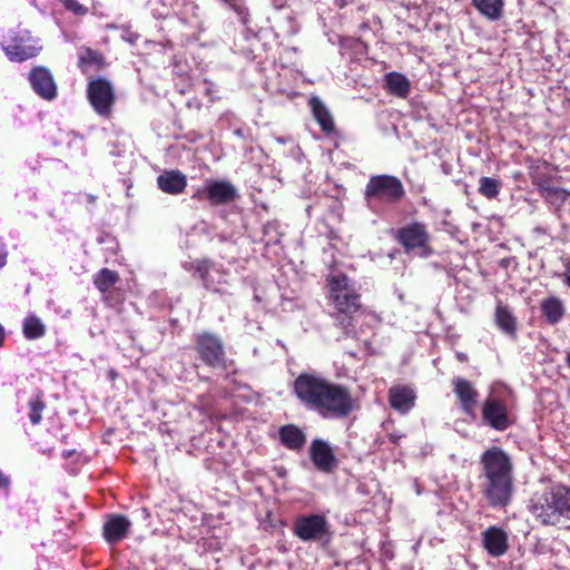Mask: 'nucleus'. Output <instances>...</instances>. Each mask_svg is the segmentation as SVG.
I'll return each instance as SVG.
<instances>
[{"mask_svg": "<svg viewBox=\"0 0 570 570\" xmlns=\"http://www.w3.org/2000/svg\"><path fill=\"white\" fill-rule=\"evenodd\" d=\"M480 493L492 509H504L514 494L513 462L499 446H491L480 456Z\"/></svg>", "mask_w": 570, "mask_h": 570, "instance_id": "nucleus-1", "label": "nucleus"}, {"mask_svg": "<svg viewBox=\"0 0 570 570\" xmlns=\"http://www.w3.org/2000/svg\"><path fill=\"white\" fill-rule=\"evenodd\" d=\"M405 194L402 181L391 175L372 176L365 186L364 199L372 212H379L382 204H395Z\"/></svg>", "mask_w": 570, "mask_h": 570, "instance_id": "nucleus-2", "label": "nucleus"}, {"mask_svg": "<svg viewBox=\"0 0 570 570\" xmlns=\"http://www.w3.org/2000/svg\"><path fill=\"white\" fill-rule=\"evenodd\" d=\"M354 409L355 401L350 390L346 386L333 383L328 380L314 411L324 419L333 420L348 416Z\"/></svg>", "mask_w": 570, "mask_h": 570, "instance_id": "nucleus-3", "label": "nucleus"}, {"mask_svg": "<svg viewBox=\"0 0 570 570\" xmlns=\"http://www.w3.org/2000/svg\"><path fill=\"white\" fill-rule=\"evenodd\" d=\"M1 47L11 61L22 62L39 55L41 46L26 29L11 30Z\"/></svg>", "mask_w": 570, "mask_h": 570, "instance_id": "nucleus-4", "label": "nucleus"}, {"mask_svg": "<svg viewBox=\"0 0 570 570\" xmlns=\"http://www.w3.org/2000/svg\"><path fill=\"white\" fill-rule=\"evenodd\" d=\"M528 508L541 524L558 525V485L534 493Z\"/></svg>", "mask_w": 570, "mask_h": 570, "instance_id": "nucleus-5", "label": "nucleus"}, {"mask_svg": "<svg viewBox=\"0 0 570 570\" xmlns=\"http://www.w3.org/2000/svg\"><path fill=\"white\" fill-rule=\"evenodd\" d=\"M330 296L340 314H352L360 307V295L351 287L348 278L333 275L328 279Z\"/></svg>", "mask_w": 570, "mask_h": 570, "instance_id": "nucleus-6", "label": "nucleus"}, {"mask_svg": "<svg viewBox=\"0 0 570 570\" xmlns=\"http://www.w3.org/2000/svg\"><path fill=\"white\" fill-rule=\"evenodd\" d=\"M327 382L317 373H302L294 382V393L306 409L314 411Z\"/></svg>", "mask_w": 570, "mask_h": 570, "instance_id": "nucleus-7", "label": "nucleus"}, {"mask_svg": "<svg viewBox=\"0 0 570 570\" xmlns=\"http://www.w3.org/2000/svg\"><path fill=\"white\" fill-rule=\"evenodd\" d=\"M87 97L97 115L109 118L115 105V90L109 80L98 77L88 82Z\"/></svg>", "mask_w": 570, "mask_h": 570, "instance_id": "nucleus-8", "label": "nucleus"}, {"mask_svg": "<svg viewBox=\"0 0 570 570\" xmlns=\"http://www.w3.org/2000/svg\"><path fill=\"white\" fill-rule=\"evenodd\" d=\"M397 240L407 254H414L423 258L432 254V249L429 246V233L426 227L421 223H412L400 228L397 232Z\"/></svg>", "mask_w": 570, "mask_h": 570, "instance_id": "nucleus-9", "label": "nucleus"}, {"mask_svg": "<svg viewBox=\"0 0 570 570\" xmlns=\"http://www.w3.org/2000/svg\"><path fill=\"white\" fill-rule=\"evenodd\" d=\"M293 532L302 541H327L330 524L323 514L298 515L293 523Z\"/></svg>", "mask_w": 570, "mask_h": 570, "instance_id": "nucleus-10", "label": "nucleus"}, {"mask_svg": "<svg viewBox=\"0 0 570 570\" xmlns=\"http://www.w3.org/2000/svg\"><path fill=\"white\" fill-rule=\"evenodd\" d=\"M236 187L226 179H206L202 187H198L191 198L208 200L212 205H226L237 197Z\"/></svg>", "mask_w": 570, "mask_h": 570, "instance_id": "nucleus-11", "label": "nucleus"}, {"mask_svg": "<svg viewBox=\"0 0 570 570\" xmlns=\"http://www.w3.org/2000/svg\"><path fill=\"white\" fill-rule=\"evenodd\" d=\"M482 421L495 431H505L514 423L504 401L489 396L482 404Z\"/></svg>", "mask_w": 570, "mask_h": 570, "instance_id": "nucleus-12", "label": "nucleus"}, {"mask_svg": "<svg viewBox=\"0 0 570 570\" xmlns=\"http://www.w3.org/2000/svg\"><path fill=\"white\" fill-rule=\"evenodd\" d=\"M196 351L200 360L212 367L224 364L225 352L222 340L212 333H202L196 341Z\"/></svg>", "mask_w": 570, "mask_h": 570, "instance_id": "nucleus-13", "label": "nucleus"}, {"mask_svg": "<svg viewBox=\"0 0 570 570\" xmlns=\"http://www.w3.org/2000/svg\"><path fill=\"white\" fill-rule=\"evenodd\" d=\"M309 458L314 466L323 473H332L337 464L333 448L323 439H314L312 441Z\"/></svg>", "mask_w": 570, "mask_h": 570, "instance_id": "nucleus-14", "label": "nucleus"}, {"mask_svg": "<svg viewBox=\"0 0 570 570\" xmlns=\"http://www.w3.org/2000/svg\"><path fill=\"white\" fill-rule=\"evenodd\" d=\"M28 79L33 91L42 99L52 100L57 97V85L48 68L35 67L30 70Z\"/></svg>", "mask_w": 570, "mask_h": 570, "instance_id": "nucleus-15", "label": "nucleus"}, {"mask_svg": "<svg viewBox=\"0 0 570 570\" xmlns=\"http://www.w3.org/2000/svg\"><path fill=\"white\" fill-rule=\"evenodd\" d=\"M131 521L122 514H109L104 523L102 535L108 544H116L127 537Z\"/></svg>", "mask_w": 570, "mask_h": 570, "instance_id": "nucleus-16", "label": "nucleus"}, {"mask_svg": "<svg viewBox=\"0 0 570 570\" xmlns=\"http://www.w3.org/2000/svg\"><path fill=\"white\" fill-rule=\"evenodd\" d=\"M482 543L491 557L499 558L509 549L508 533L499 527H490L482 532Z\"/></svg>", "mask_w": 570, "mask_h": 570, "instance_id": "nucleus-17", "label": "nucleus"}, {"mask_svg": "<svg viewBox=\"0 0 570 570\" xmlns=\"http://www.w3.org/2000/svg\"><path fill=\"white\" fill-rule=\"evenodd\" d=\"M453 391L458 396L462 411L468 415H474V407L478 402V391L471 382L462 377L453 380Z\"/></svg>", "mask_w": 570, "mask_h": 570, "instance_id": "nucleus-18", "label": "nucleus"}, {"mask_svg": "<svg viewBox=\"0 0 570 570\" xmlns=\"http://www.w3.org/2000/svg\"><path fill=\"white\" fill-rule=\"evenodd\" d=\"M415 392L409 386H393L389 390V402L392 409L406 414L415 404Z\"/></svg>", "mask_w": 570, "mask_h": 570, "instance_id": "nucleus-19", "label": "nucleus"}, {"mask_svg": "<svg viewBox=\"0 0 570 570\" xmlns=\"http://www.w3.org/2000/svg\"><path fill=\"white\" fill-rule=\"evenodd\" d=\"M159 189L166 194H181L187 186V177L179 170H168L157 177Z\"/></svg>", "mask_w": 570, "mask_h": 570, "instance_id": "nucleus-20", "label": "nucleus"}, {"mask_svg": "<svg viewBox=\"0 0 570 570\" xmlns=\"http://www.w3.org/2000/svg\"><path fill=\"white\" fill-rule=\"evenodd\" d=\"M279 439L283 445L293 451L303 449L306 442V435L298 426L287 424L279 429Z\"/></svg>", "mask_w": 570, "mask_h": 570, "instance_id": "nucleus-21", "label": "nucleus"}, {"mask_svg": "<svg viewBox=\"0 0 570 570\" xmlns=\"http://www.w3.org/2000/svg\"><path fill=\"white\" fill-rule=\"evenodd\" d=\"M541 312L551 325L558 324L564 316L566 309L560 298L550 296L541 302Z\"/></svg>", "mask_w": 570, "mask_h": 570, "instance_id": "nucleus-22", "label": "nucleus"}, {"mask_svg": "<svg viewBox=\"0 0 570 570\" xmlns=\"http://www.w3.org/2000/svg\"><path fill=\"white\" fill-rule=\"evenodd\" d=\"M385 87L387 91L399 98H406L410 94V80L400 72H389L385 75Z\"/></svg>", "mask_w": 570, "mask_h": 570, "instance_id": "nucleus-23", "label": "nucleus"}, {"mask_svg": "<svg viewBox=\"0 0 570 570\" xmlns=\"http://www.w3.org/2000/svg\"><path fill=\"white\" fill-rule=\"evenodd\" d=\"M309 107L322 130L326 134L332 132L334 129V121L323 101L318 97H312L309 99Z\"/></svg>", "mask_w": 570, "mask_h": 570, "instance_id": "nucleus-24", "label": "nucleus"}, {"mask_svg": "<svg viewBox=\"0 0 570 570\" xmlns=\"http://www.w3.org/2000/svg\"><path fill=\"white\" fill-rule=\"evenodd\" d=\"M478 11L491 21L501 18L503 12V0H472Z\"/></svg>", "mask_w": 570, "mask_h": 570, "instance_id": "nucleus-25", "label": "nucleus"}, {"mask_svg": "<svg viewBox=\"0 0 570 570\" xmlns=\"http://www.w3.org/2000/svg\"><path fill=\"white\" fill-rule=\"evenodd\" d=\"M22 332L27 340H38L45 336L46 325L35 314H29L22 323Z\"/></svg>", "mask_w": 570, "mask_h": 570, "instance_id": "nucleus-26", "label": "nucleus"}, {"mask_svg": "<svg viewBox=\"0 0 570 570\" xmlns=\"http://www.w3.org/2000/svg\"><path fill=\"white\" fill-rule=\"evenodd\" d=\"M570 521V488L558 485V525Z\"/></svg>", "mask_w": 570, "mask_h": 570, "instance_id": "nucleus-27", "label": "nucleus"}, {"mask_svg": "<svg viewBox=\"0 0 570 570\" xmlns=\"http://www.w3.org/2000/svg\"><path fill=\"white\" fill-rule=\"evenodd\" d=\"M495 322L498 326L509 335L514 334L517 323L512 313L504 306H498L495 311Z\"/></svg>", "mask_w": 570, "mask_h": 570, "instance_id": "nucleus-28", "label": "nucleus"}, {"mask_svg": "<svg viewBox=\"0 0 570 570\" xmlns=\"http://www.w3.org/2000/svg\"><path fill=\"white\" fill-rule=\"evenodd\" d=\"M118 278L117 272L102 268L95 276L94 284L101 293H106L117 283Z\"/></svg>", "mask_w": 570, "mask_h": 570, "instance_id": "nucleus-29", "label": "nucleus"}, {"mask_svg": "<svg viewBox=\"0 0 570 570\" xmlns=\"http://www.w3.org/2000/svg\"><path fill=\"white\" fill-rule=\"evenodd\" d=\"M500 191V181L491 177H481L479 180V193L489 198H495Z\"/></svg>", "mask_w": 570, "mask_h": 570, "instance_id": "nucleus-30", "label": "nucleus"}, {"mask_svg": "<svg viewBox=\"0 0 570 570\" xmlns=\"http://www.w3.org/2000/svg\"><path fill=\"white\" fill-rule=\"evenodd\" d=\"M28 406H29V419H30L31 423L35 425L39 424L42 420V412L45 410L43 401L39 396L32 397L29 401Z\"/></svg>", "mask_w": 570, "mask_h": 570, "instance_id": "nucleus-31", "label": "nucleus"}, {"mask_svg": "<svg viewBox=\"0 0 570 570\" xmlns=\"http://www.w3.org/2000/svg\"><path fill=\"white\" fill-rule=\"evenodd\" d=\"M102 60L101 55L90 48H83L79 52V66L99 65Z\"/></svg>", "mask_w": 570, "mask_h": 570, "instance_id": "nucleus-32", "label": "nucleus"}, {"mask_svg": "<svg viewBox=\"0 0 570 570\" xmlns=\"http://www.w3.org/2000/svg\"><path fill=\"white\" fill-rule=\"evenodd\" d=\"M65 9L75 16L83 17L88 13V8L78 0H60Z\"/></svg>", "mask_w": 570, "mask_h": 570, "instance_id": "nucleus-33", "label": "nucleus"}, {"mask_svg": "<svg viewBox=\"0 0 570 570\" xmlns=\"http://www.w3.org/2000/svg\"><path fill=\"white\" fill-rule=\"evenodd\" d=\"M196 271L199 273L206 288L218 292L217 288L212 286V268L207 262L199 263Z\"/></svg>", "mask_w": 570, "mask_h": 570, "instance_id": "nucleus-34", "label": "nucleus"}, {"mask_svg": "<svg viewBox=\"0 0 570 570\" xmlns=\"http://www.w3.org/2000/svg\"><path fill=\"white\" fill-rule=\"evenodd\" d=\"M235 12L237 13L239 20L242 21L243 24H247L248 23V9L242 4H234L233 6Z\"/></svg>", "mask_w": 570, "mask_h": 570, "instance_id": "nucleus-35", "label": "nucleus"}, {"mask_svg": "<svg viewBox=\"0 0 570 570\" xmlns=\"http://www.w3.org/2000/svg\"><path fill=\"white\" fill-rule=\"evenodd\" d=\"M202 88H203L202 89L203 92L208 97L209 101H214L215 100L214 94L216 92L215 85L213 82L204 80Z\"/></svg>", "mask_w": 570, "mask_h": 570, "instance_id": "nucleus-36", "label": "nucleus"}, {"mask_svg": "<svg viewBox=\"0 0 570 570\" xmlns=\"http://www.w3.org/2000/svg\"><path fill=\"white\" fill-rule=\"evenodd\" d=\"M10 478L0 470V490H4L7 495L10 492Z\"/></svg>", "mask_w": 570, "mask_h": 570, "instance_id": "nucleus-37", "label": "nucleus"}, {"mask_svg": "<svg viewBox=\"0 0 570 570\" xmlns=\"http://www.w3.org/2000/svg\"><path fill=\"white\" fill-rule=\"evenodd\" d=\"M560 277L562 278L563 283L570 287V261H567L564 263V271L563 273L560 275Z\"/></svg>", "mask_w": 570, "mask_h": 570, "instance_id": "nucleus-38", "label": "nucleus"}, {"mask_svg": "<svg viewBox=\"0 0 570 570\" xmlns=\"http://www.w3.org/2000/svg\"><path fill=\"white\" fill-rule=\"evenodd\" d=\"M7 263V254L0 252V268L3 267Z\"/></svg>", "mask_w": 570, "mask_h": 570, "instance_id": "nucleus-39", "label": "nucleus"}, {"mask_svg": "<svg viewBox=\"0 0 570 570\" xmlns=\"http://www.w3.org/2000/svg\"><path fill=\"white\" fill-rule=\"evenodd\" d=\"M456 357L461 362H465L468 360V356L464 353H461V352L456 353Z\"/></svg>", "mask_w": 570, "mask_h": 570, "instance_id": "nucleus-40", "label": "nucleus"}, {"mask_svg": "<svg viewBox=\"0 0 570 570\" xmlns=\"http://www.w3.org/2000/svg\"><path fill=\"white\" fill-rule=\"evenodd\" d=\"M129 42H134L135 40L132 39V36H129Z\"/></svg>", "mask_w": 570, "mask_h": 570, "instance_id": "nucleus-41", "label": "nucleus"}, {"mask_svg": "<svg viewBox=\"0 0 570 570\" xmlns=\"http://www.w3.org/2000/svg\"><path fill=\"white\" fill-rule=\"evenodd\" d=\"M129 42H134L135 40L132 39V36H129Z\"/></svg>", "mask_w": 570, "mask_h": 570, "instance_id": "nucleus-42", "label": "nucleus"}]
</instances>
